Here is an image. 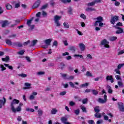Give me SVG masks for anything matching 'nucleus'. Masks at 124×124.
<instances>
[{
    "label": "nucleus",
    "mask_w": 124,
    "mask_h": 124,
    "mask_svg": "<svg viewBox=\"0 0 124 124\" xmlns=\"http://www.w3.org/2000/svg\"><path fill=\"white\" fill-rule=\"evenodd\" d=\"M20 101L17 100L16 99H14L12 102L11 103V109L12 110V112H15V107H14L15 104H18Z\"/></svg>",
    "instance_id": "1"
},
{
    "label": "nucleus",
    "mask_w": 124,
    "mask_h": 124,
    "mask_svg": "<svg viewBox=\"0 0 124 124\" xmlns=\"http://www.w3.org/2000/svg\"><path fill=\"white\" fill-rule=\"evenodd\" d=\"M117 21H119V16H112L110 18V23L112 24V25H115L116 22Z\"/></svg>",
    "instance_id": "2"
},
{
    "label": "nucleus",
    "mask_w": 124,
    "mask_h": 124,
    "mask_svg": "<svg viewBox=\"0 0 124 124\" xmlns=\"http://www.w3.org/2000/svg\"><path fill=\"white\" fill-rule=\"evenodd\" d=\"M98 102H99V103H101L102 104H104V103H106V102H107V95H104V99H102L101 98H99L98 99Z\"/></svg>",
    "instance_id": "3"
},
{
    "label": "nucleus",
    "mask_w": 124,
    "mask_h": 124,
    "mask_svg": "<svg viewBox=\"0 0 124 124\" xmlns=\"http://www.w3.org/2000/svg\"><path fill=\"white\" fill-rule=\"evenodd\" d=\"M97 21L95 22L94 23V26L95 27H96L97 26H98V23H101V22H103V17L102 16H98L96 18Z\"/></svg>",
    "instance_id": "4"
},
{
    "label": "nucleus",
    "mask_w": 124,
    "mask_h": 124,
    "mask_svg": "<svg viewBox=\"0 0 124 124\" xmlns=\"http://www.w3.org/2000/svg\"><path fill=\"white\" fill-rule=\"evenodd\" d=\"M117 104L118 105V108L121 112H124V103L121 102H118L117 103Z\"/></svg>",
    "instance_id": "5"
},
{
    "label": "nucleus",
    "mask_w": 124,
    "mask_h": 124,
    "mask_svg": "<svg viewBox=\"0 0 124 124\" xmlns=\"http://www.w3.org/2000/svg\"><path fill=\"white\" fill-rule=\"evenodd\" d=\"M40 0H37L32 6V9L38 8L40 5Z\"/></svg>",
    "instance_id": "6"
},
{
    "label": "nucleus",
    "mask_w": 124,
    "mask_h": 124,
    "mask_svg": "<svg viewBox=\"0 0 124 124\" xmlns=\"http://www.w3.org/2000/svg\"><path fill=\"white\" fill-rule=\"evenodd\" d=\"M15 46L21 48V47H23V44H22L21 43L19 42L13 43V47Z\"/></svg>",
    "instance_id": "7"
},
{
    "label": "nucleus",
    "mask_w": 124,
    "mask_h": 124,
    "mask_svg": "<svg viewBox=\"0 0 124 124\" xmlns=\"http://www.w3.org/2000/svg\"><path fill=\"white\" fill-rule=\"evenodd\" d=\"M3 100H0V108H2V106H4L5 105V103H6V99L5 98H3Z\"/></svg>",
    "instance_id": "8"
},
{
    "label": "nucleus",
    "mask_w": 124,
    "mask_h": 124,
    "mask_svg": "<svg viewBox=\"0 0 124 124\" xmlns=\"http://www.w3.org/2000/svg\"><path fill=\"white\" fill-rule=\"evenodd\" d=\"M115 29L117 30V31H116V34H120L124 32V30L120 27H115Z\"/></svg>",
    "instance_id": "9"
},
{
    "label": "nucleus",
    "mask_w": 124,
    "mask_h": 124,
    "mask_svg": "<svg viewBox=\"0 0 124 124\" xmlns=\"http://www.w3.org/2000/svg\"><path fill=\"white\" fill-rule=\"evenodd\" d=\"M0 24H1L2 28H5L6 26H8V25H9L8 21L7 20L2 21L0 22Z\"/></svg>",
    "instance_id": "10"
},
{
    "label": "nucleus",
    "mask_w": 124,
    "mask_h": 124,
    "mask_svg": "<svg viewBox=\"0 0 124 124\" xmlns=\"http://www.w3.org/2000/svg\"><path fill=\"white\" fill-rule=\"evenodd\" d=\"M61 121L64 124H70V123L67 122V118L66 117H62L61 118Z\"/></svg>",
    "instance_id": "11"
},
{
    "label": "nucleus",
    "mask_w": 124,
    "mask_h": 124,
    "mask_svg": "<svg viewBox=\"0 0 124 124\" xmlns=\"http://www.w3.org/2000/svg\"><path fill=\"white\" fill-rule=\"evenodd\" d=\"M106 80H107V81H110L111 83H114V78H113V76H107L106 77Z\"/></svg>",
    "instance_id": "12"
},
{
    "label": "nucleus",
    "mask_w": 124,
    "mask_h": 124,
    "mask_svg": "<svg viewBox=\"0 0 124 124\" xmlns=\"http://www.w3.org/2000/svg\"><path fill=\"white\" fill-rule=\"evenodd\" d=\"M78 47H79L81 51H84L85 50V48H86V46L83 43L79 44L78 45Z\"/></svg>",
    "instance_id": "13"
},
{
    "label": "nucleus",
    "mask_w": 124,
    "mask_h": 124,
    "mask_svg": "<svg viewBox=\"0 0 124 124\" xmlns=\"http://www.w3.org/2000/svg\"><path fill=\"white\" fill-rule=\"evenodd\" d=\"M107 90H108V93H113V90H112V87H111V86H110V85H107L106 87Z\"/></svg>",
    "instance_id": "14"
},
{
    "label": "nucleus",
    "mask_w": 124,
    "mask_h": 124,
    "mask_svg": "<svg viewBox=\"0 0 124 124\" xmlns=\"http://www.w3.org/2000/svg\"><path fill=\"white\" fill-rule=\"evenodd\" d=\"M52 40L53 39H48L45 40L44 42L46 45H47V46H49V45L51 44V42H52Z\"/></svg>",
    "instance_id": "15"
},
{
    "label": "nucleus",
    "mask_w": 124,
    "mask_h": 124,
    "mask_svg": "<svg viewBox=\"0 0 124 124\" xmlns=\"http://www.w3.org/2000/svg\"><path fill=\"white\" fill-rule=\"evenodd\" d=\"M31 86V84L29 83H25V86L26 87L23 88V90H28L29 89H30Z\"/></svg>",
    "instance_id": "16"
},
{
    "label": "nucleus",
    "mask_w": 124,
    "mask_h": 124,
    "mask_svg": "<svg viewBox=\"0 0 124 124\" xmlns=\"http://www.w3.org/2000/svg\"><path fill=\"white\" fill-rule=\"evenodd\" d=\"M37 43V40H34L31 42L30 47H33Z\"/></svg>",
    "instance_id": "17"
},
{
    "label": "nucleus",
    "mask_w": 124,
    "mask_h": 124,
    "mask_svg": "<svg viewBox=\"0 0 124 124\" xmlns=\"http://www.w3.org/2000/svg\"><path fill=\"white\" fill-rule=\"evenodd\" d=\"M5 7L7 10H11V9H12V5L8 3L5 4Z\"/></svg>",
    "instance_id": "18"
},
{
    "label": "nucleus",
    "mask_w": 124,
    "mask_h": 124,
    "mask_svg": "<svg viewBox=\"0 0 124 124\" xmlns=\"http://www.w3.org/2000/svg\"><path fill=\"white\" fill-rule=\"evenodd\" d=\"M62 19V16H54V22H59Z\"/></svg>",
    "instance_id": "19"
},
{
    "label": "nucleus",
    "mask_w": 124,
    "mask_h": 124,
    "mask_svg": "<svg viewBox=\"0 0 124 124\" xmlns=\"http://www.w3.org/2000/svg\"><path fill=\"white\" fill-rule=\"evenodd\" d=\"M6 43L10 46H13V43L9 39H6Z\"/></svg>",
    "instance_id": "20"
},
{
    "label": "nucleus",
    "mask_w": 124,
    "mask_h": 124,
    "mask_svg": "<svg viewBox=\"0 0 124 124\" xmlns=\"http://www.w3.org/2000/svg\"><path fill=\"white\" fill-rule=\"evenodd\" d=\"M101 45H105L106 44H109V42L106 40V39H104L101 42Z\"/></svg>",
    "instance_id": "21"
},
{
    "label": "nucleus",
    "mask_w": 124,
    "mask_h": 124,
    "mask_svg": "<svg viewBox=\"0 0 124 124\" xmlns=\"http://www.w3.org/2000/svg\"><path fill=\"white\" fill-rule=\"evenodd\" d=\"M15 110L16 111H13V113H16V112H21L22 108H21V107L18 106L16 108H15Z\"/></svg>",
    "instance_id": "22"
},
{
    "label": "nucleus",
    "mask_w": 124,
    "mask_h": 124,
    "mask_svg": "<svg viewBox=\"0 0 124 124\" xmlns=\"http://www.w3.org/2000/svg\"><path fill=\"white\" fill-rule=\"evenodd\" d=\"M86 11L89 12V11H95V9L92 7H88L86 9Z\"/></svg>",
    "instance_id": "23"
},
{
    "label": "nucleus",
    "mask_w": 124,
    "mask_h": 124,
    "mask_svg": "<svg viewBox=\"0 0 124 124\" xmlns=\"http://www.w3.org/2000/svg\"><path fill=\"white\" fill-rule=\"evenodd\" d=\"M73 10L71 7H69L68 8V13L69 14V15H72L73 13H72Z\"/></svg>",
    "instance_id": "24"
},
{
    "label": "nucleus",
    "mask_w": 124,
    "mask_h": 124,
    "mask_svg": "<svg viewBox=\"0 0 124 124\" xmlns=\"http://www.w3.org/2000/svg\"><path fill=\"white\" fill-rule=\"evenodd\" d=\"M63 25L64 29H69V24H68V23L64 22Z\"/></svg>",
    "instance_id": "25"
},
{
    "label": "nucleus",
    "mask_w": 124,
    "mask_h": 124,
    "mask_svg": "<svg viewBox=\"0 0 124 124\" xmlns=\"http://www.w3.org/2000/svg\"><path fill=\"white\" fill-rule=\"evenodd\" d=\"M94 110L96 113H99V112H100V110L99 109V107L98 106L94 108Z\"/></svg>",
    "instance_id": "26"
},
{
    "label": "nucleus",
    "mask_w": 124,
    "mask_h": 124,
    "mask_svg": "<svg viewBox=\"0 0 124 124\" xmlns=\"http://www.w3.org/2000/svg\"><path fill=\"white\" fill-rule=\"evenodd\" d=\"M122 26L123 23H122V22H118L115 26H113V28H115V29H116V27H117V28H119V27H122Z\"/></svg>",
    "instance_id": "27"
},
{
    "label": "nucleus",
    "mask_w": 124,
    "mask_h": 124,
    "mask_svg": "<svg viewBox=\"0 0 124 124\" xmlns=\"http://www.w3.org/2000/svg\"><path fill=\"white\" fill-rule=\"evenodd\" d=\"M65 66V64H64V63L61 62L60 63V65L59 67V68L60 69H61L62 70L63 69V68H64V67Z\"/></svg>",
    "instance_id": "28"
},
{
    "label": "nucleus",
    "mask_w": 124,
    "mask_h": 124,
    "mask_svg": "<svg viewBox=\"0 0 124 124\" xmlns=\"http://www.w3.org/2000/svg\"><path fill=\"white\" fill-rule=\"evenodd\" d=\"M91 92L94 95H97L98 94V92L95 90H92Z\"/></svg>",
    "instance_id": "29"
},
{
    "label": "nucleus",
    "mask_w": 124,
    "mask_h": 124,
    "mask_svg": "<svg viewBox=\"0 0 124 124\" xmlns=\"http://www.w3.org/2000/svg\"><path fill=\"white\" fill-rule=\"evenodd\" d=\"M118 85L119 87L123 88L124 87V83H123V81L122 80L118 81Z\"/></svg>",
    "instance_id": "30"
},
{
    "label": "nucleus",
    "mask_w": 124,
    "mask_h": 124,
    "mask_svg": "<svg viewBox=\"0 0 124 124\" xmlns=\"http://www.w3.org/2000/svg\"><path fill=\"white\" fill-rule=\"evenodd\" d=\"M6 67H8L9 69H10L11 70H13V67L12 66H9V64L4 63L3 64Z\"/></svg>",
    "instance_id": "31"
},
{
    "label": "nucleus",
    "mask_w": 124,
    "mask_h": 124,
    "mask_svg": "<svg viewBox=\"0 0 124 124\" xmlns=\"http://www.w3.org/2000/svg\"><path fill=\"white\" fill-rule=\"evenodd\" d=\"M95 2H94V1H93V2L88 3L87 5L88 6H93L95 5Z\"/></svg>",
    "instance_id": "32"
},
{
    "label": "nucleus",
    "mask_w": 124,
    "mask_h": 124,
    "mask_svg": "<svg viewBox=\"0 0 124 124\" xmlns=\"http://www.w3.org/2000/svg\"><path fill=\"white\" fill-rule=\"evenodd\" d=\"M56 113H57V109L53 108L51 111V115H55V114H56Z\"/></svg>",
    "instance_id": "33"
},
{
    "label": "nucleus",
    "mask_w": 124,
    "mask_h": 124,
    "mask_svg": "<svg viewBox=\"0 0 124 124\" xmlns=\"http://www.w3.org/2000/svg\"><path fill=\"white\" fill-rule=\"evenodd\" d=\"M48 7V4H46L44 5H43L42 7L40 8V10H43L44 9H46Z\"/></svg>",
    "instance_id": "34"
},
{
    "label": "nucleus",
    "mask_w": 124,
    "mask_h": 124,
    "mask_svg": "<svg viewBox=\"0 0 124 124\" xmlns=\"http://www.w3.org/2000/svg\"><path fill=\"white\" fill-rule=\"evenodd\" d=\"M0 68H1V71H4V70H6V68L4 67V66L2 64L0 65Z\"/></svg>",
    "instance_id": "35"
},
{
    "label": "nucleus",
    "mask_w": 124,
    "mask_h": 124,
    "mask_svg": "<svg viewBox=\"0 0 124 124\" xmlns=\"http://www.w3.org/2000/svg\"><path fill=\"white\" fill-rule=\"evenodd\" d=\"M26 111H27V112H34V109L33 108H27L26 109Z\"/></svg>",
    "instance_id": "36"
},
{
    "label": "nucleus",
    "mask_w": 124,
    "mask_h": 124,
    "mask_svg": "<svg viewBox=\"0 0 124 124\" xmlns=\"http://www.w3.org/2000/svg\"><path fill=\"white\" fill-rule=\"evenodd\" d=\"M3 62H8L9 61V56H6L5 58H2Z\"/></svg>",
    "instance_id": "37"
},
{
    "label": "nucleus",
    "mask_w": 124,
    "mask_h": 124,
    "mask_svg": "<svg viewBox=\"0 0 124 124\" xmlns=\"http://www.w3.org/2000/svg\"><path fill=\"white\" fill-rule=\"evenodd\" d=\"M86 76H87V77H93V75L89 71L86 72Z\"/></svg>",
    "instance_id": "38"
},
{
    "label": "nucleus",
    "mask_w": 124,
    "mask_h": 124,
    "mask_svg": "<svg viewBox=\"0 0 124 124\" xmlns=\"http://www.w3.org/2000/svg\"><path fill=\"white\" fill-rule=\"evenodd\" d=\"M65 79H66L67 80H73V79H74V76H68L65 78Z\"/></svg>",
    "instance_id": "39"
},
{
    "label": "nucleus",
    "mask_w": 124,
    "mask_h": 124,
    "mask_svg": "<svg viewBox=\"0 0 124 124\" xmlns=\"http://www.w3.org/2000/svg\"><path fill=\"white\" fill-rule=\"evenodd\" d=\"M33 20V17H32L31 19L27 21V24L28 26H31V21Z\"/></svg>",
    "instance_id": "40"
},
{
    "label": "nucleus",
    "mask_w": 124,
    "mask_h": 124,
    "mask_svg": "<svg viewBox=\"0 0 124 124\" xmlns=\"http://www.w3.org/2000/svg\"><path fill=\"white\" fill-rule=\"evenodd\" d=\"M69 50H70V51H72L73 53H74V52H75V46H70Z\"/></svg>",
    "instance_id": "41"
},
{
    "label": "nucleus",
    "mask_w": 124,
    "mask_h": 124,
    "mask_svg": "<svg viewBox=\"0 0 124 124\" xmlns=\"http://www.w3.org/2000/svg\"><path fill=\"white\" fill-rule=\"evenodd\" d=\"M94 117H95V118H101V114L100 113H95Z\"/></svg>",
    "instance_id": "42"
},
{
    "label": "nucleus",
    "mask_w": 124,
    "mask_h": 124,
    "mask_svg": "<svg viewBox=\"0 0 124 124\" xmlns=\"http://www.w3.org/2000/svg\"><path fill=\"white\" fill-rule=\"evenodd\" d=\"M17 54L18 55H24V54H25V50L22 49V50H20V51L17 52Z\"/></svg>",
    "instance_id": "43"
},
{
    "label": "nucleus",
    "mask_w": 124,
    "mask_h": 124,
    "mask_svg": "<svg viewBox=\"0 0 124 124\" xmlns=\"http://www.w3.org/2000/svg\"><path fill=\"white\" fill-rule=\"evenodd\" d=\"M81 109L82 110L83 112H85V113H87V109L84 106H81Z\"/></svg>",
    "instance_id": "44"
},
{
    "label": "nucleus",
    "mask_w": 124,
    "mask_h": 124,
    "mask_svg": "<svg viewBox=\"0 0 124 124\" xmlns=\"http://www.w3.org/2000/svg\"><path fill=\"white\" fill-rule=\"evenodd\" d=\"M115 78L117 80H119L120 81H122V77L120 75H116Z\"/></svg>",
    "instance_id": "45"
},
{
    "label": "nucleus",
    "mask_w": 124,
    "mask_h": 124,
    "mask_svg": "<svg viewBox=\"0 0 124 124\" xmlns=\"http://www.w3.org/2000/svg\"><path fill=\"white\" fill-rule=\"evenodd\" d=\"M117 37L113 36L110 38V41H115L116 39H117Z\"/></svg>",
    "instance_id": "46"
},
{
    "label": "nucleus",
    "mask_w": 124,
    "mask_h": 124,
    "mask_svg": "<svg viewBox=\"0 0 124 124\" xmlns=\"http://www.w3.org/2000/svg\"><path fill=\"white\" fill-rule=\"evenodd\" d=\"M38 114L39 116H42V115L43 114V111L41 109H39L38 110Z\"/></svg>",
    "instance_id": "47"
},
{
    "label": "nucleus",
    "mask_w": 124,
    "mask_h": 124,
    "mask_svg": "<svg viewBox=\"0 0 124 124\" xmlns=\"http://www.w3.org/2000/svg\"><path fill=\"white\" fill-rule=\"evenodd\" d=\"M74 112L76 115H79L80 114V110L79 109L74 110Z\"/></svg>",
    "instance_id": "48"
},
{
    "label": "nucleus",
    "mask_w": 124,
    "mask_h": 124,
    "mask_svg": "<svg viewBox=\"0 0 124 124\" xmlns=\"http://www.w3.org/2000/svg\"><path fill=\"white\" fill-rule=\"evenodd\" d=\"M115 72L117 73V74H119V75H121V71H120V69H115L114 70Z\"/></svg>",
    "instance_id": "49"
},
{
    "label": "nucleus",
    "mask_w": 124,
    "mask_h": 124,
    "mask_svg": "<svg viewBox=\"0 0 124 124\" xmlns=\"http://www.w3.org/2000/svg\"><path fill=\"white\" fill-rule=\"evenodd\" d=\"M54 46H55V47H58V41H54L53 43L52 47H54Z\"/></svg>",
    "instance_id": "50"
},
{
    "label": "nucleus",
    "mask_w": 124,
    "mask_h": 124,
    "mask_svg": "<svg viewBox=\"0 0 124 124\" xmlns=\"http://www.w3.org/2000/svg\"><path fill=\"white\" fill-rule=\"evenodd\" d=\"M124 66V63L119 64L117 66V68L119 69H121V68H122V67H123V66Z\"/></svg>",
    "instance_id": "51"
},
{
    "label": "nucleus",
    "mask_w": 124,
    "mask_h": 124,
    "mask_svg": "<svg viewBox=\"0 0 124 124\" xmlns=\"http://www.w3.org/2000/svg\"><path fill=\"white\" fill-rule=\"evenodd\" d=\"M18 76H20V77H22V78H26V77H27V74H21L18 75Z\"/></svg>",
    "instance_id": "52"
},
{
    "label": "nucleus",
    "mask_w": 124,
    "mask_h": 124,
    "mask_svg": "<svg viewBox=\"0 0 124 124\" xmlns=\"http://www.w3.org/2000/svg\"><path fill=\"white\" fill-rule=\"evenodd\" d=\"M89 86V83H86L81 85V88H85V87H88Z\"/></svg>",
    "instance_id": "53"
},
{
    "label": "nucleus",
    "mask_w": 124,
    "mask_h": 124,
    "mask_svg": "<svg viewBox=\"0 0 124 124\" xmlns=\"http://www.w3.org/2000/svg\"><path fill=\"white\" fill-rule=\"evenodd\" d=\"M30 43H31V41L28 40V41L24 42L23 43V45L24 46H27V45H29V44H30Z\"/></svg>",
    "instance_id": "54"
},
{
    "label": "nucleus",
    "mask_w": 124,
    "mask_h": 124,
    "mask_svg": "<svg viewBox=\"0 0 124 124\" xmlns=\"http://www.w3.org/2000/svg\"><path fill=\"white\" fill-rule=\"evenodd\" d=\"M80 17L81 18H82L83 19H84V20H86V16L84 15V14H81L80 16Z\"/></svg>",
    "instance_id": "55"
},
{
    "label": "nucleus",
    "mask_w": 124,
    "mask_h": 124,
    "mask_svg": "<svg viewBox=\"0 0 124 124\" xmlns=\"http://www.w3.org/2000/svg\"><path fill=\"white\" fill-rule=\"evenodd\" d=\"M69 105L70 106H74V105H75V102H73V101H70L69 102Z\"/></svg>",
    "instance_id": "56"
},
{
    "label": "nucleus",
    "mask_w": 124,
    "mask_h": 124,
    "mask_svg": "<svg viewBox=\"0 0 124 124\" xmlns=\"http://www.w3.org/2000/svg\"><path fill=\"white\" fill-rule=\"evenodd\" d=\"M66 94V91H63L60 93V95H65Z\"/></svg>",
    "instance_id": "57"
},
{
    "label": "nucleus",
    "mask_w": 124,
    "mask_h": 124,
    "mask_svg": "<svg viewBox=\"0 0 124 124\" xmlns=\"http://www.w3.org/2000/svg\"><path fill=\"white\" fill-rule=\"evenodd\" d=\"M87 102H88V99L87 98L84 99L82 100V103L83 104H86Z\"/></svg>",
    "instance_id": "58"
},
{
    "label": "nucleus",
    "mask_w": 124,
    "mask_h": 124,
    "mask_svg": "<svg viewBox=\"0 0 124 124\" xmlns=\"http://www.w3.org/2000/svg\"><path fill=\"white\" fill-rule=\"evenodd\" d=\"M55 23L57 27H61V23H60V21H55Z\"/></svg>",
    "instance_id": "59"
},
{
    "label": "nucleus",
    "mask_w": 124,
    "mask_h": 124,
    "mask_svg": "<svg viewBox=\"0 0 124 124\" xmlns=\"http://www.w3.org/2000/svg\"><path fill=\"white\" fill-rule=\"evenodd\" d=\"M88 124H94V121L93 120H89L88 121Z\"/></svg>",
    "instance_id": "60"
},
{
    "label": "nucleus",
    "mask_w": 124,
    "mask_h": 124,
    "mask_svg": "<svg viewBox=\"0 0 124 124\" xmlns=\"http://www.w3.org/2000/svg\"><path fill=\"white\" fill-rule=\"evenodd\" d=\"M37 74H38V75H44V74H45V72L40 71V72H38L37 73Z\"/></svg>",
    "instance_id": "61"
},
{
    "label": "nucleus",
    "mask_w": 124,
    "mask_h": 124,
    "mask_svg": "<svg viewBox=\"0 0 124 124\" xmlns=\"http://www.w3.org/2000/svg\"><path fill=\"white\" fill-rule=\"evenodd\" d=\"M50 4L51 6H54L56 4V3L54 2L53 0L50 1Z\"/></svg>",
    "instance_id": "62"
},
{
    "label": "nucleus",
    "mask_w": 124,
    "mask_h": 124,
    "mask_svg": "<svg viewBox=\"0 0 124 124\" xmlns=\"http://www.w3.org/2000/svg\"><path fill=\"white\" fill-rule=\"evenodd\" d=\"M69 84L72 88L74 87V86H75L74 83H73L71 81L69 82Z\"/></svg>",
    "instance_id": "63"
},
{
    "label": "nucleus",
    "mask_w": 124,
    "mask_h": 124,
    "mask_svg": "<svg viewBox=\"0 0 124 124\" xmlns=\"http://www.w3.org/2000/svg\"><path fill=\"white\" fill-rule=\"evenodd\" d=\"M123 54H124V50H122L118 52V55H123Z\"/></svg>",
    "instance_id": "64"
}]
</instances>
